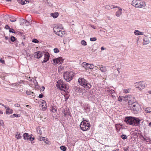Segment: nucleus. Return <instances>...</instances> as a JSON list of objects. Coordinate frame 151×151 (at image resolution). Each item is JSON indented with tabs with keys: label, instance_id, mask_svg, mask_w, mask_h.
<instances>
[{
	"label": "nucleus",
	"instance_id": "obj_1",
	"mask_svg": "<svg viewBox=\"0 0 151 151\" xmlns=\"http://www.w3.org/2000/svg\"><path fill=\"white\" fill-rule=\"evenodd\" d=\"M141 120L135 117L129 116L125 117L124 121L127 124L133 126H139Z\"/></svg>",
	"mask_w": 151,
	"mask_h": 151
},
{
	"label": "nucleus",
	"instance_id": "obj_2",
	"mask_svg": "<svg viewBox=\"0 0 151 151\" xmlns=\"http://www.w3.org/2000/svg\"><path fill=\"white\" fill-rule=\"evenodd\" d=\"M78 82L79 84L83 87L86 88H90L92 87V85L83 78H79L78 80Z\"/></svg>",
	"mask_w": 151,
	"mask_h": 151
},
{
	"label": "nucleus",
	"instance_id": "obj_3",
	"mask_svg": "<svg viewBox=\"0 0 151 151\" xmlns=\"http://www.w3.org/2000/svg\"><path fill=\"white\" fill-rule=\"evenodd\" d=\"M132 5L135 7L138 8H143L146 6L145 2L144 1L133 0L132 2Z\"/></svg>",
	"mask_w": 151,
	"mask_h": 151
},
{
	"label": "nucleus",
	"instance_id": "obj_4",
	"mask_svg": "<svg viewBox=\"0 0 151 151\" xmlns=\"http://www.w3.org/2000/svg\"><path fill=\"white\" fill-rule=\"evenodd\" d=\"M129 108L132 111L134 114H138L141 110V109L139 104L137 103H134L132 104V106H129Z\"/></svg>",
	"mask_w": 151,
	"mask_h": 151
},
{
	"label": "nucleus",
	"instance_id": "obj_5",
	"mask_svg": "<svg viewBox=\"0 0 151 151\" xmlns=\"http://www.w3.org/2000/svg\"><path fill=\"white\" fill-rule=\"evenodd\" d=\"M64 79L67 82L72 80L74 76V73L72 71H66L63 74Z\"/></svg>",
	"mask_w": 151,
	"mask_h": 151
},
{
	"label": "nucleus",
	"instance_id": "obj_6",
	"mask_svg": "<svg viewBox=\"0 0 151 151\" xmlns=\"http://www.w3.org/2000/svg\"><path fill=\"white\" fill-rule=\"evenodd\" d=\"M86 121L84 120L82 121L80 125L81 129L83 131H86L89 130L91 127L90 124L88 123H86L85 122Z\"/></svg>",
	"mask_w": 151,
	"mask_h": 151
},
{
	"label": "nucleus",
	"instance_id": "obj_7",
	"mask_svg": "<svg viewBox=\"0 0 151 151\" xmlns=\"http://www.w3.org/2000/svg\"><path fill=\"white\" fill-rule=\"evenodd\" d=\"M135 86L140 91L147 86V84L144 81L137 82L134 83Z\"/></svg>",
	"mask_w": 151,
	"mask_h": 151
},
{
	"label": "nucleus",
	"instance_id": "obj_8",
	"mask_svg": "<svg viewBox=\"0 0 151 151\" xmlns=\"http://www.w3.org/2000/svg\"><path fill=\"white\" fill-rule=\"evenodd\" d=\"M56 86L61 90H63V89H68V87L60 80H58L57 81Z\"/></svg>",
	"mask_w": 151,
	"mask_h": 151
},
{
	"label": "nucleus",
	"instance_id": "obj_9",
	"mask_svg": "<svg viewBox=\"0 0 151 151\" xmlns=\"http://www.w3.org/2000/svg\"><path fill=\"white\" fill-rule=\"evenodd\" d=\"M128 95L129 96V97H128V98H127L126 99H127V100H128V104L129 106H132V104L133 103H136V100L134 97L130 95Z\"/></svg>",
	"mask_w": 151,
	"mask_h": 151
},
{
	"label": "nucleus",
	"instance_id": "obj_10",
	"mask_svg": "<svg viewBox=\"0 0 151 151\" xmlns=\"http://www.w3.org/2000/svg\"><path fill=\"white\" fill-rule=\"evenodd\" d=\"M63 60L61 57L53 59V61L54 63H56L60 64L63 62Z\"/></svg>",
	"mask_w": 151,
	"mask_h": 151
},
{
	"label": "nucleus",
	"instance_id": "obj_11",
	"mask_svg": "<svg viewBox=\"0 0 151 151\" xmlns=\"http://www.w3.org/2000/svg\"><path fill=\"white\" fill-rule=\"evenodd\" d=\"M61 25L60 24L58 25H56L53 27V30L54 33L56 34L60 30V28H61Z\"/></svg>",
	"mask_w": 151,
	"mask_h": 151
},
{
	"label": "nucleus",
	"instance_id": "obj_12",
	"mask_svg": "<svg viewBox=\"0 0 151 151\" xmlns=\"http://www.w3.org/2000/svg\"><path fill=\"white\" fill-rule=\"evenodd\" d=\"M23 137L24 139L25 140H28L29 139L30 141L32 140L31 138H32V137L27 133H24L23 134Z\"/></svg>",
	"mask_w": 151,
	"mask_h": 151
},
{
	"label": "nucleus",
	"instance_id": "obj_13",
	"mask_svg": "<svg viewBox=\"0 0 151 151\" xmlns=\"http://www.w3.org/2000/svg\"><path fill=\"white\" fill-rule=\"evenodd\" d=\"M44 59L42 62V63H45L47 62L49 60L50 55L48 52H45L44 53Z\"/></svg>",
	"mask_w": 151,
	"mask_h": 151
},
{
	"label": "nucleus",
	"instance_id": "obj_14",
	"mask_svg": "<svg viewBox=\"0 0 151 151\" xmlns=\"http://www.w3.org/2000/svg\"><path fill=\"white\" fill-rule=\"evenodd\" d=\"M35 57L37 58H40L42 56V53L41 52L37 51L34 53Z\"/></svg>",
	"mask_w": 151,
	"mask_h": 151
},
{
	"label": "nucleus",
	"instance_id": "obj_15",
	"mask_svg": "<svg viewBox=\"0 0 151 151\" xmlns=\"http://www.w3.org/2000/svg\"><path fill=\"white\" fill-rule=\"evenodd\" d=\"M5 18L10 19V20L12 22H15L16 21V18L12 16H9L8 15H6L5 16Z\"/></svg>",
	"mask_w": 151,
	"mask_h": 151
},
{
	"label": "nucleus",
	"instance_id": "obj_16",
	"mask_svg": "<svg viewBox=\"0 0 151 151\" xmlns=\"http://www.w3.org/2000/svg\"><path fill=\"white\" fill-rule=\"evenodd\" d=\"M47 104L45 101L42 100V104L40 105L41 107H42V110L44 111L46 110L47 108Z\"/></svg>",
	"mask_w": 151,
	"mask_h": 151
},
{
	"label": "nucleus",
	"instance_id": "obj_17",
	"mask_svg": "<svg viewBox=\"0 0 151 151\" xmlns=\"http://www.w3.org/2000/svg\"><path fill=\"white\" fill-rule=\"evenodd\" d=\"M129 97L128 95H125V96H119L118 98V101L121 102L122 100L126 101L127 100V98Z\"/></svg>",
	"mask_w": 151,
	"mask_h": 151
},
{
	"label": "nucleus",
	"instance_id": "obj_18",
	"mask_svg": "<svg viewBox=\"0 0 151 151\" xmlns=\"http://www.w3.org/2000/svg\"><path fill=\"white\" fill-rule=\"evenodd\" d=\"M107 67L106 66H103L102 65L99 66V67H98V69H100L102 72H105L107 71Z\"/></svg>",
	"mask_w": 151,
	"mask_h": 151
},
{
	"label": "nucleus",
	"instance_id": "obj_19",
	"mask_svg": "<svg viewBox=\"0 0 151 151\" xmlns=\"http://www.w3.org/2000/svg\"><path fill=\"white\" fill-rule=\"evenodd\" d=\"M143 45H146L148 44L150 42V41L148 38L145 36L143 39Z\"/></svg>",
	"mask_w": 151,
	"mask_h": 151
},
{
	"label": "nucleus",
	"instance_id": "obj_20",
	"mask_svg": "<svg viewBox=\"0 0 151 151\" xmlns=\"http://www.w3.org/2000/svg\"><path fill=\"white\" fill-rule=\"evenodd\" d=\"M65 34V32L64 31L60 30L58 32L56 33V35L60 36H62Z\"/></svg>",
	"mask_w": 151,
	"mask_h": 151
},
{
	"label": "nucleus",
	"instance_id": "obj_21",
	"mask_svg": "<svg viewBox=\"0 0 151 151\" xmlns=\"http://www.w3.org/2000/svg\"><path fill=\"white\" fill-rule=\"evenodd\" d=\"M141 137L143 138V140L146 141L147 142H150V141H151L150 139V138L146 137V136L144 137L143 135H142Z\"/></svg>",
	"mask_w": 151,
	"mask_h": 151
},
{
	"label": "nucleus",
	"instance_id": "obj_22",
	"mask_svg": "<svg viewBox=\"0 0 151 151\" xmlns=\"http://www.w3.org/2000/svg\"><path fill=\"white\" fill-rule=\"evenodd\" d=\"M134 34L137 35H143L144 34V32H140L138 30H135L134 32Z\"/></svg>",
	"mask_w": 151,
	"mask_h": 151
},
{
	"label": "nucleus",
	"instance_id": "obj_23",
	"mask_svg": "<svg viewBox=\"0 0 151 151\" xmlns=\"http://www.w3.org/2000/svg\"><path fill=\"white\" fill-rule=\"evenodd\" d=\"M40 141L43 140L44 141L46 144H48V141L47 139L45 137H40Z\"/></svg>",
	"mask_w": 151,
	"mask_h": 151
},
{
	"label": "nucleus",
	"instance_id": "obj_24",
	"mask_svg": "<svg viewBox=\"0 0 151 151\" xmlns=\"http://www.w3.org/2000/svg\"><path fill=\"white\" fill-rule=\"evenodd\" d=\"M94 66L93 64H89L88 63L87 65L86 69H93L94 68Z\"/></svg>",
	"mask_w": 151,
	"mask_h": 151
},
{
	"label": "nucleus",
	"instance_id": "obj_25",
	"mask_svg": "<svg viewBox=\"0 0 151 151\" xmlns=\"http://www.w3.org/2000/svg\"><path fill=\"white\" fill-rule=\"evenodd\" d=\"M51 15L54 18H57L58 16V12H55L51 14Z\"/></svg>",
	"mask_w": 151,
	"mask_h": 151
},
{
	"label": "nucleus",
	"instance_id": "obj_26",
	"mask_svg": "<svg viewBox=\"0 0 151 151\" xmlns=\"http://www.w3.org/2000/svg\"><path fill=\"white\" fill-rule=\"evenodd\" d=\"M22 22L23 24L27 26L29 24V22L28 21H27V20L23 19L22 20Z\"/></svg>",
	"mask_w": 151,
	"mask_h": 151
},
{
	"label": "nucleus",
	"instance_id": "obj_27",
	"mask_svg": "<svg viewBox=\"0 0 151 151\" xmlns=\"http://www.w3.org/2000/svg\"><path fill=\"white\" fill-rule=\"evenodd\" d=\"M16 138L17 139H20L22 137L20 133L17 132L16 134Z\"/></svg>",
	"mask_w": 151,
	"mask_h": 151
},
{
	"label": "nucleus",
	"instance_id": "obj_28",
	"mask_svg": "<svg viewBox=\"0 0 151 151\" xmlns=\"http://www.w3.org/2000/svg\"><path fill=\"white\" fill-rule=\"evenodd\" d=\"M50 110L53 113L56 112L57 111L56 108L53 106L51 107Z\"/></svg>",
	"mask_w": 151,
	"mask_h": 151
},
{
	"label": "nucleus",
	"instance_id": "obj_29",
	"mask_svg": "<svg viewBox=\"0 0 151 151\" xmlns=\"http://www.w3.org/2000/svg\"><path fill=\"white\" fill-rule=\"evenodd\" d=\"M27 2H29L28 0H22L20 3L22 5H24L26 4Z\"/></svg>",
	"mask_w": 151,
	"mask_h": 151
},
{
	"label": "nucleus",
	"instance_id": "obj_30",
	"mask_svg": "<svg viewBox=\"0 0 151 151\" xmlns=\"http://www.w3.org/2000/svg\"><path fill=\"white\" fill-rule=\"evenodd\" d=\"M13 113V111L12 109H10L9 108V109H8V110L6 111V113L7 114H12Z\"/></svg>",
	"mask_w": 151,
	"mask_h": 151
},
{
	"label": "nucleus",
	"instance_id": "obj_31",
	"mask_svg": "<svg viewBox=\"0 0 151 151\" xmlns=\"http://www.w3.org/2000/svg\"><path fill=\"white\" fill-rule=\"evenodd\" d=\"M60 149L63 151H66L67 150V148L65 146H61L60 147Z\"/></svg>",
	"mask_w": 151,
	"mask_h": 151
},
{
	"label": "nucleus",
	"instance_id": "obj_32",
	"mask_svg": "<svg viewBox=\"0 0 151 151\" xmlns=\"http://www.w3.org/2000/svg\"><path fill=\"white\" fill-rule=\"evenodd\" d=\"M88 63L86 62H83L82 64V65L86 69L87 65Z\"/></svg>",
	"mask_w": 151,
	"mask_h": 151
},
{
	"label": "nucleus",
	"instance_id": "obj_33",
	"mask_svg": "<svg viewBox=\"0 0 151 151\" xmlns=\"http://www.w3.org/2000/svg\"><path fill=\"white\" fill-rule=\"evenodd\" d=\"M145 111L146 113H150L151 112V109L150 108H147L145 109Z\"/></svg>",
	"mask_w": 151,
	"mask_h": 151
},
{
	"label": "nucleus",
	"instance_id": "obj_34",
	"mask_svg": "<svg viewBox=\"0 0 151 151\" xmlns=\"http://www.w3.org/2000/svg\"><path fill=\"white\" fill-rule=\"evenodd\" d=\"M105 8L107 9H112L111 5H106L105 6Z\"/></svg>",
	"mask_w": 151,
	"mask_h": 151
},
{
	"label": "nucleus",
	"instance_id": "obj_35",
	"mask_svg": "<svg viewBox=\"0 0 151 151\" xmlns=\"http://www.w3.org/2000/svg\"><path fill=\"white\" fill-rule=\"evenodd\" d=\"M107 92L108 93H111V94L114 93L115 92L114 90L112 89H109L107 90Z\"/></svg>",
	"mask_w": 151,
	"mask_h": 151
},
{
	"label": "nucleus",
	"instance_id": "obj_36",
	"mask_svg": "<svg viewBox=\"0 0 151 151\" xmlns=\"http://www.w3.org/2000/svg\"><path fill=\"white\" fill-rule=\"evenodd\" d=\"M81 43V44L85 46L87 45V43L84 40H82Z\"/></svg>",
	"mask_w": 151,
	"mask_h": 151
},
{
	"label": "nucleus",
	"instance_id": "obj_37",
	"mask_svg": "<svg viewBox=\"0 0 151 151\" xmlns=\"http://www.w3.org/2000/svg\"><path fill=\"white\" fill-rule=\"evenodd\" d=\"M121 138L123 139H125L127 138V137L125 134H122L121 135Z\"/></svg>",
	"mask_w": 151,
	"mask_h": 151
},
{
	"label": "nucleus",
	"instance_id": "obj_38",
	"mask_svg": "<svg viewBox=\"0 0 151 151\" xmlns=\"http://www.w3.org/2000/svg\"><path fill=\"white\" fill-rule=\"evenodd\" d=\"M11 40L13 42H14L15 41L16 38L14 36H12L10 38Z\"/></svg>",
	"mask_w": 151,
	"mask_h": 151
},
{
	"label": "nucleus",
	"instance_id": "obj_39",
	"mask_svg": "<svg viewBox=\"0 0 151 151\" xmlns=\"http://www.w3.org/2000/svg\"><path fill=\"white\" fill-rule=\"evenodd\" d=\"M122 14V13L121 12H117L116 13V16L117 17H119Z\"/></svg>",
	"mask_w": 151,
	"mask_h": 151
},
{
	"label": "nucleus",
	"instance_id": "obj_40",
	"mask_svg": "<svg viewBox=\"0 0 151 151\" xmlns=\"http://www.w3.org/2000/svg\"><path fill=\"white\" fill-rule=\"evenodd\" d=\"M10 117L12 118H14L15 117H18V115L17 114H14L13 115H11Z\"/></svg>",
	"mask_w": 151,
	"mask_h": 151
},
{
	"label": "nucleus",
	"instance_id": "obj_41",
	"mask_svg": "<svg viewBox=\"0 0 151 151\" xmlns=\"http://www.w3.org/2000/svg\"><path fill=\"white\" fill-rule=\"evenodd\" d=\"M32 42L35 43H37L39 42V41L36 39H34L32 40Z\"/></svg>",
	"mask_w": 151,
	"mask_h": 151
},
{
	"label": "nucleus",
	"instance_id": "obj_42",
	"mask_svg": "<svg viewBox=\"0 0 151 151\" xmlns=\"http://www.w3.org/2000/svg\"><path fill=\"white\" fill-rule=\"evenodd\" d=\"M54 51L55 53H57L59 52V50L57 48H55L54 49Z\"/></svg>",
	"mask_w": 151,
	"mask_h": 151
},
{
	"label": "nucleus",
	"instance_id": "obj_43",
	"mask_svg": "<svg viewBox=\"0 0 151 151\" xmlns=\"http://www.w3.org/2000/svg\"><path fill=\"white\" fill-rule=\"evenodd\" d=\"M90 40L91 41H95L96 40V38L95 37L91 38Z\"/></svg>",
	"mask_w": 151,
	"mask_h": 151
},
{
	"label": "nucleus",
	"instance_id": "obj_44",
	"mask_svg": "<svg viewBox=\"0 0 151 151\" xmlns=\"http://www.w3.org/2000/svg\"><path fill=\"white\" fill-rule=\"evenodd\" d=\"M37 133L39 134H41L42 132L41 130L40 129V128H39V129L38 128L37 129Z\"/></svg>",
	"mask_w": 151,
	"mask_h": 151
},
{
	"label": "nucleus",
	"instance_id": "obj_45",
	"mask_svg": "<svg viewBox=\"0 0 151 151\" xmlns=\"http://www.w3.org/2000/svg\"><path fill=\"white\" fill-rule=\"evenodd\" d=\"M26 53L27 56L29 57H30V58L31 59V58H32V57L33 56V55H32L29 54V53H28L27 52H26Z\"/></svg>",
	"mask_w": 151,
	"mask_h": 151
},
{
	"label": "nucleus",
	"instance_id": "obj_46",
	"mask_svg": "<svg viewBox=\"0 0 151 151\" xmlns=\"http://www.w3.org/2000/svg\"><path fill=\"white\" fill-rule=\"evenodd\" d=\"M111 96L112 97V98H115V97L116 96V94L115 93V92L114 93L111 94Z\"/></svg>",
	"mask_w": 151,
	"mask_h": 151
},
{
	"label": "nucleus",
	"instance_id": "obj_47",
	"mask_svg": "<svg viewBox=\"0 0 151 151\" xmlns=\"http://www.w3.org/2000/svg\"><path fill=\"white\" fill-rule=\"evenodd\" d=\"M9 32H10L15 33V31L13 29H9Z\"/></svg>",
	"mask_w": 151,
	"mask_h": 151
},
{
	"label": "nucleus",
	"instance_id": "obj_48",
	"mask_svg": "<svg viewBox=\"0 0 151 151\" xmlns=\"http://www.w3.org/2000/svg\"><path fill=\"white\" fill-rule=\"evenodd\" d=\"M45 89V87L44 86H42L40 88V91H44Z\"/></svg>",
	"mask_w": 151,
	"mask_h": 151
},
{
	"label": "nucleus",
	"instance_id": "obj_49",
	"mask_svg": "<svg viewBox=\"0 0 151 151\" xmlns=\"http://www.w3.org/2000/svg\"><path fill=\"white\" fill-rule=\"evenodd\" d=\"M129 90V89H126L124 90V92L125 93H128L129 92V91H128Z\"/></svg>",
	"mask_w": 151,
	"mask_h": 151
},
{
	"label": "nucleus",
	"instance_id": "obj_50",
	"mask_svg": "<svg viewBox=\"0 0 151 151\" xmlns=\"http://www.w3.org/2000/svg\"><path fill=\"white\" fill-rule=\"evenodd\" d=\"M14 106L15 107H19L20 106V105L18 103L16 104H14Z\"/></svg>",
	"mask_w": 151,
	"mask_h": 151
},
{
	"label": "nucleus",
	"instance_id": "obj_51",
	"mask_svg": "<svg viewBox=\"0 0 151 151\" xmlns=\"http://www.w3.org/2000/svg\"><path fill=\"white\" fill-rule=\"evenodd\" d=\"M43 97V95L42 93L40 94L38 96L39 98H42Z\"/></svg>",
	"mask_w": 151,
	"mask_h": 151
},
{
	"label": "nucleus",
	"instance_id": "obj_52",
	"mask_svg": "<svg viewBox=\"0 0 151 151\" xmlns=\"http://www.w3.org/2000/svg\"><path fill=\"white\" fill-rule=\"evenodd\" d=\"M5 28L6 29H10V27L8 25H6L5 26Z\"/></svg>",
	"mask_w": 151,
	"mask_h": 151
},
{
	"label": "nucleus",
	"instance_id": "obj_53",
	"mask_svg": "<svg viewBox=\"0 0 151 151\" xmlns=\"http://www.w3.org/2000/svg\"><path fill=\"white\" fill-rule=\"evenodd\" d=\"M31 92L30 91H27L26 93L27 95H30L31 94Z\"/></svg>",
	"mask_w": 151,
	"mask_h": 151
},
{
	"label": "nucleus",
	"instance_id": "obj_54",
	"mask_svg": "<svg viewBox=\"0 0 151 151\" xmlns=\"http://www.w3.org/2000/svg\"><path fill=\"white\" fill-rule=\"evenodd\" d=\"M111 6H112V8H119V7H118V6H114L113 5H111Z\"/></svg>",
	"mask_w": 151,
	"mask_h": 151
},
{
	"label": "nucleus",
	"instance_id": "obj_55",
	"mask_svg": "<svg viewBox=\"0 0 151 151\" xmlns=\"http://www.w3.org/2000/svg\"><path fill=\"white\" fill-rule=\"evenodd\" d=\"M4 107L6 109V111L8 110L9 109V107L8 106H4Z\"/></svg>",
	"mask_w": 151,
	"mask_h": 151
},
{
	"label": "nucleus",
	"instance_id": "obj_56",
	"mask_svg": "<svg viewBox=\"0 0 151 151\" xmlns=\"http://www.w3.org/2000/svg\"><path fill=\"white\" fill-rule=\"evenodd\" d=\"M0 62L3 64L5 63L4 61V60H2L1 59L0 60Z\"/></svg>",
	"mask_w": 151,
	"mask_h": 151
},
{
	"label": "nucleus",
	"instance_id": "obj_57",
	"mask_svg": "<svg viewBox=\"0 0 151 151\" xmlns=\"http://www.w3.org/2000/svg\"><path fill=\"white\" fill-rule=\"evenodd\" d=\"M119 8V11L118 12H121V13H122V9L119 7V8Z\"/></svg>",
	"mask_w": 151,
	"mask_h": 151
},
{
	"label": "nucleus",
	"instance_id": "obj_58",
	"mask_svg": "<svg viewBox=\"0 0 151 151\" xmlns=\"http://www.w3.org/2000/svg\"><path fill=\"white\" fill-rule=\"evenodd\" d=\"M101 50H104L105 49L104 48V47H101Z\"/></svg>",
	"mask_w": 151,
	"mask_h": 151
},
{
	"label": "nucleus",
	"instance_id": "obj_59",
	"mask_svg": "<svg viewBox=\"0 0 151 151\" xmlns=\"http://www.w3.org/2000/svg\"><path fill=\"white\" fill-rule=\"evenodd\" d=\"M119 149H116V150H112V151H119Z\"/></svg>",
	"mask_w": 151,
	"mask_h": 151
},
{
	"label": "nucleus",
	"instance_id": "obj_60",
	"mask_svg": "<svg viewBox=\"0 0 151 151\" xmlns=\"http://www.w3.org/2000/svg\"><path fill=\"white\" fill-rule=\"evenodd\" d=\"M0 105H2V106H4H4H5L4 104H2V103H0Z\"/></svg>",
	"mask_w": 151,
	"mask_h": 151
},
{
	"label": "nucleus",
	"instance_id": "obj_61",
	"mask_svg": "<svg viewBox=\"0 0 151 151\" xmlns=\"http://www.w3.org/2000/svg\"><path fill=\"white\" fill-rule=\"evenodd\" d=\"M34 139H35L34 137H32V138H31V140H31V141H30L32 142V141H33V140H34Z\"/></svg>",
	"mask_w": 151,
	"mask_h": 151
},
{
	"label": "nucleus",
	"instance_id": "obj_62",
	"mask_svg": "<svg viewBox=\"0 0 151 151\" xmlns=\"http://www.w3.org/2000/svg\"><path fill=\"white\" fill-rule=\"evenodd\" d=\"M1 122H3V121L2 120L0 121V125H1Z\"/></svg>",
	"mask_w": 151,
	"mask_h": 151
},
{
	"label": "nucleus",
	"instance_id": "obj_63",
	"mask_svg": "<svg viewBox=\"0 0 151 151\" xmlns=\"http://www.w3.org/2000/svg\"><path fill=\"white\" fill-rule=\"evenodd\" d=\"M6 1H11V0H6Z\"/></svg>",
	"mask_w": 151,
	"mask_h": 151
},
{
	"label": "nucleus",
	"instance_id": "obj_64",
	"mask_svg": "<svg viewBox=\"0 0 151 151\" xmlns=\"http://www.w3.org/2000/svg\"><path fill=\"white\" fill-rule=\"evenodd\" d=\"M149 126H151V122H150L149 124Z\"/></svg>",
	"mask_w": 151,
	"mask_h": 151
}]
</instances>
